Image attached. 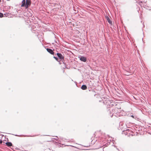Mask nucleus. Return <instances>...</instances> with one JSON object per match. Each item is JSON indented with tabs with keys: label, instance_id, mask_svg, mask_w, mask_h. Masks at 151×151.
<instances>
[{
	"label": "nucleus",
	"instance_id": "6e6552de",
	"mask_svg": "<svg viewBox=\"0 0 151 151\" xmlns=\"http://www.w3.org/2000/svg\"><path fill=\"white\" fill-rule=\"evenodd\" d=\"M6 144L8 147H10L12 146V144L11 142H6Z\"/></svg>",
	"mask_w": 151,
	"mask_h": 151
},
{
	"label": "nucleus",
	"instance_id": "f3484780",
	"mask_svg": "<svg viewBox=\"0 0 151 151\" xmlns=\"http://www.w3.org/2000/svg\"><path fill=\"white\" fill-rule=\"evenodd\" d=\"M1 1V0H0V1Z\"/></svg>",
	"mask_w": 151,
	"mask_h": 151
},
{
	"label": "nucleus",
	"instance_id": "20e7f679",
	"mask_svg": "<svg viewBox=\"0 0 151 151\" xmlns=\"http://www.w3.org/2000/svg\"><path fill=\"white\" fill-rule=\"evenodd\" d=\"M46 50L49 53H50V54L52 55L54 54V52L52 49L50 48H47Z\"/></svg>",
	"mask_w": 151,
	"mask_h": 151
},
{
	"label": "nucleus",
	"instance_id": "ddd939ff",
	"mask_svg": "<svg viewBox=\"0 0 151 151\" xmlns=\"http://www.w3.org/2000/svg\"><path fill=\"white\" fill-rule=\"evenodd\" d=\"M2 141L1 140H0V144L2 143Z\"/></svg>",
	"mask_w": 151,
	"mask_h": 151
},
{
	"label": "nucleus",
	"instance_id": "dca6fc26",
	"mask_svg": "<svg viewBox=\"0 0 151 151\" xmlns=\"http://www.w3.org/2000/svg\"><path fill=\"white\" fill-rule=\"evenodd\" d=\"M140 1V2H141V3H142V1Z\"/></svg>",
	"mask_w": 151,
	"mask_h": 151
},
{
	"label": "nucleus",
	"instance_id": "39448f33",
	"mask_svg": "<svg viewBox=\"0 0 151 151\" xmlns=\"http://www.w3.org/2000/svg\"><path fill=\"white\" fill-rule=\"evenodd\" d=\"M80 60L82 61L85 62L86 60V58L85 57L81 56L80 58Z\"/></svg>",
	"mask_w": 151,
	"mask_h": 151
},
{
	"label": "nucleus",
	"instance_id": "1a4fd4ad",
	"mask_svg": "<svg viewBox=\"0 0 151 151\" xmlns=\"http://www.w3.org/2000/svg\"><path fill=\"white\" fill-rule=\"evenodd\" d=\"M55 138H54L53 139L56 140L57 141H58L59 142V141L58 140V137L57 136H55Z\"/></svg>",
	"mask_w": 151,
	"mask_h": 151
},
{
	"label": "nucleus",
	"instance_id": "2eb2a0df",
	"mask_svg": "<svg viewBox=\"0 0 151 151\" xmlns=\"http://www.w3.org/2000/svg\"><path fill=\"white\" fill-rule=\"evenodd\" d=\"M60 138L61 139H63V138H61V137H60Z\"/></svg>",
	"mask_w": 151,
	"mask_h": 151
},
{
	"label": "nucleus",
	"instance_id": "7ed1b4c3",
	"mask_svg": "<svg viewBox=\"0 0 151 151\" xmlns=\"http://www.w3.org/2000/svg\"><path fill=\"white\" fill-rule=\"evenodd\" d=\"M57 55L60 59L61 60H64V56H63L61 54L57 53Z\"/></svg>",
	"mask_w": 151,
	"mask_h": 151
},
{
	"label": "nucleus",
	"instance_id": "9d476101",
	"mask_svg": "<svg viewBox=\"0 0 151 151\" xmlns=\"http://www.w3.org/2000/svg\"><path fill=\"white\" fill-rule=\"evenodd\" d=\"M53 58H55L57 61H58V62H59V61H58V58L57 57H55V56H54L53 57Z\"/></svg>",
	"mask_w": 151,
	"mask_h": 151
},
{
	"label": "nucleus",
	"instance_id": "423d86ee",
	"mask_svg": "<svg viewBox=\"0 0 151 151\" xmlns=\"http://www.w3.org/2000/svg\"><path fill=\"white\" fill-rule=\"evenodd\" d=\"M106 20L109 23V24H112V22L110 20V19H109V18L107 16L106 17Z\"/></svg>",
	"mask_w": 151,
	"mask_h": 151
},
{
	"label": "nucleus",
	"instance_id": "9b49d317",
	"mask_svg": "<svg viewBox=\"0 0 151 151\" xmlns=\"http://www.w3.org/2000/svg\"><path fill=\"white\" fill-rule=\"evenodd\" d=\"M3 17V14L2 13H0V17Z\"/></svg>",
	"mask_w": 151,
	"mask_h": 151
},
{
	"label": "nucleus",
	"instance_id": "f03ea898",
	"mask_svg": "<svg viewBox=\"0 0 151 151\" xmlns=\"http://www.w3.org/2000/svg\"><path fill=\"white\" fill-rule=\"evenodd\" d=\"M118 109L117 108H115L114 109H112V115H111V117H112L113 115H114L115 116H116V114L118 112Z\"/></svg>",
	"mask_w": 151,
	"mask_h": 151
},
{
	"label": "nucleus",
	"instance_id": "0eeeda50",
	"mask_svg": "<svg viewBox=\"0 0 151 151\" xmlns=\"http://www.w3.org/2000/svg\"><path fill=\"white\" fill-rule=\"evenodd\" d=\"M87 88V87L86 85H83L81 87V88L83 90H86Z\"/></svg>",
	"mask_w": 151,
	"mask_h": 151
},
{
	"label": "nucleus",
	"instance_id": "4468645a",
	"mask_svg": "<svg viewBox=\"0 0 151 151\" xmlns=\"http://www.w3.org/2000/svg\"><path fill=\"white\" fill-rule=\"evenodd\" d=\"M131 116V117H133V118H134V116H133V115H132V116Z\"/></svg>",
	"mask_w": 151,
	"mask_h": 151
},
{
	"label": "nucleus",
	"instance_id": "f8f14e48",
	"mask_svg": "<svg viewBox=\"0 0 151 151\" xmlns=\"http://www.w3.org/2000/svg\"><path fill=\"white\" fill-rule=\"evenodd\" d=\"M35 136H27V135H24V137H34Z\"/></svg>",
	"mask_w": 151,
	"mask_h": 151
},
{
	"label": "nucleus",
	"instance_id": "f257e3e1",
	"mask_svg": "<svg viewBox=\"0 0 151 151\" xmlns=\"http://www.w3.org/2000/svg\"><path fill=\"white\" fill-rule=\"evenodd\" d=\"M22 7H24L26 9H27L29 6L31 4V0H23L22 1Z\"/></svg>",
	"mask_w": 151,
	"mask_h": 151
}]
</instances>
